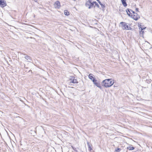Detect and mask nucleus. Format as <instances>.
Returning a JSON list of instances; mask_svg holds the SVG:
<instances>
[{
  "mask_svg": "<svg viewBox=\"0 0 152 152\" xmlns=\"http://www.w3.org/2000/svg\"><path fill=\"white\" fill-rule=\"evenodd\" d=\"M114 83V80H113L111 79H108L103 80L102 83L104 86L106 88H108L112 86Z\"/></svg>",
  "mask_w": 152,
  "mask_h": 152,
  "instance_id": "obj_1",
  "label": "nucleus"
},
{
  "mask_svg": "<svg viewBox=\"0 0 152 152\" xmlns=\"http://www.w3.org/2000/svg\"><path fill=\"white\" fill-rule=\"evenodd\" d=\"M120 24L121 25L122 28L124 30H132V28L129 26L125 22H121Z\"/></svg>",
  "mask_w": 152,
  "mask_h": 152,
  "instance_id": "obj_2",
  "label": "nucleus"
},
{
  "mask_svg": "<svg viewBox=\"0 0 152 152\" xmlns=\"http://www.w3.org/2000/svg\"><path fill=\"white\" fill-rule=\"evenodd\" d=\"M94 3V2L91 3L90 0H89L86 2L85 5L86 7H88V9H90L93 7Z\"/></svg>",
  "mask_w": 152,
  "mask_h": 152,
  "instance_id": "obj_3",
  "label": "nucleus"
},
{
  "mask_svg": "<svg viewBox=\"0 0 152 152\" xmlns=\"http://www.w3.org/2000/svg\"><path fill=\"white\" fill-rule=\"evenodd\" d=\"M133 13V15H131V17L135 20H137L138 19H139L140 18V16L138 15L137 13H135L134 11H132V10H130Z\"/></svg>",
  "mask_w": 152,
  "mask_h": 152,
  "instance_id": "obj_4",
  "label": "nucleus"
},
{
  "mask_svg": "<svg viewBox=\"0 0 152 152\" xmlns=\"http://www.w3.org/2000/svg\"><path fill=\"white\" fill-rule=\"evenodd\" d=\"M93 83L95 85L98 87L101 88V86L99 83L97 82V80L96 79L93 82Z\"/></svg>",
  "mask_w": 152,
  "mask_h": 152,
  "instance_id": "obj_5",
  "label": "nucleus"
},
{
  "mask_svg": "<svg viewBox=\"0 0 152 152\" xmlns=\"http://www.w3.org/2000/svg\"><path fill=\"white\" fill-rule=\"evenodd\" d=\"M55 8H59L60 7V3L59 1H56L54 4Z\"/></svg>",
  "mask_w": 152,
  "mask_h": 152,
  "instance_id": "obj_6",
  "label": "nucleus"
},
{
  "mask_svg": "<svg viewBox=\"0 0 152 152\" xmlns=\"http://www.w3.org/2000/svg\"><path fill=\"white\" fill-rule=\"evenodd\" d=\"M6 3L4 1H3V0H1L0 1V6L2 7H4L6 5Z\"/></svg>",
  "mask_w": 152,
  "mask_h": 152,
  "instance_id": "obj_7",
  "label": "nucleus"
},
{
  "mask_svg": "<svg viewBox=\"0 0 152 152\" xmlns=\"http://www.w3.org/2000/svg\"><path fill=\"white\" fill-rule=\"evenodd\" d=\"M145 29V28H141V29L139 30L140 34L141 36L143 37L144 31L143 30Z\"/></svg>",
  "mask_w": 152,
  "mask_h": 152,
  "instance_id": "obj_8",
  "label": "nucleus"
},
{
  "mask_svg": "<svg viewBox=\"0 0 152 152\" xmlns=\"http://www.w3.org/2000/svg\"><path fill=\"white\" fill-rule=\"evenodd\" d=\"M93 75L90 74H89L88 75V77L93 82V81H94L96 79L93 76Z\"/></svg>",
  "mask_w": 152,
  "mask_h": 152,
  "instance_id": "obj_9",
  "label": "nucleus"
},
{
  "mask_svg": "<svg viewBox=\"0 0 152 152\" xmlns=\"http://www.w3.org/2000/svg\"><path fill=\"white\" fill-rule=\"evenodd\" d=\"M130 10H131L127 9V10H126L127 13V14L130 16H131L132 15V12L130 11Z\"/></svg>",
  "mask_w": 152,
  "mask_h": 152,
  "instance_id": "obj_10",
  "label": "nucleus"
},
{
  "mask_svg": "<svg viewBox=\"0 0 152 152\" xmlns=\"http://www.w3.org/2000/svg\"><path fill=\"white\" fill-rule=\"evenodd\" d=\"M121 1L122 2V4L124 7H126L127 6V4H126V2L125 0H121Z\"/></svg>",
  "mask_w": 152,
  "mask_h": 152,
  "instance_id": "obj_11",
  "label": "nucleus"
},
{
  "mask_svg": "<svg viewBox=\"0 0 152 152\" xmlns=\"http://www.w3.org/2000/svg\"><path fill=\"white\" fill-rule=\"evenodd\" d=\"M70 80H71V81L70 82V83H77V80L76 79H73V80H72V79H70Z\"/></svg>",
  "mask_w": 152,
  "mask_h": 152,
  "instance_id": "obj_12",
  "label": "nucleus"
},
{
  "mask_svg": "<svg viewBox=\"0 0 152 152\" xmlns=\"http://www.w3.org/2000/svg\"><path fill=\"white\" fill-rule=\"evenodd\" d=\"M127 149L129 150H132L134 149V148L132 147L131 145H129L127 147Z\"/></svg>",
  "mask_w": 152,
  "mask_h": 152,
  "instance_id": "obj_13",
  "label": "nucleus"
},
{
  "mask_svg": "<svg viewBox=\"0 0 152 152\" xmlns=\"http://www.w3.org/2000/svg\"><path fill=\"white\" fill-rule=\"evenodd\" d=\"M25 58L28 60V61H30L31 60L30 57L28 56H25Z\"/></svg>",
  "mask_w": 152,
  "mask_h": 152,
  "instance_id": "obj_14",
  "label": "nucleus"
},
{
  "mask_svg": "<svg viewBox=\"0 0 152 152\" xmlns=\"http://www.w3.org/2000/svg\"><path fill=\"white\" fill-rule=\"evenodd\" d=\"M64 14L66 15H68L69 13L67 10H65L64 12Z\"/></svg>",
  "mask_w": 152,
  "mask_h": 152,
  "instance_id": "obj_15",
  "label": "nucleus"
},
{
  "mask_svg": "<svg viewBox=\"0 0 152 152\" xmlns=\"http://www.w3.org/2000/svg\"><path fill=\"white\" fill-rule=\"evenodd\" d=\"M87 144L88 147V149L89 151H91V147L89 143V142H87Z\"/></svg>",
  "mask_w": 152,
  "mask_h": 152,
  "instance_id": "obj_16",
  "label": "nucleus"
},
{
  "mask_svg": "<svg viewBox=\"0 0 152 152\" xmlns=\"http://www.w3.org/2000/svg\"><path fill=\"white\" fill-rule=\"evenodd\" d=\"M121 149L120 148H118L117 149H115L114 152H119L120 151Z\"/></svg>",
  "mask_w": 152,
  "mask_h": 152,
  "instance_id": "obj_17",
  "label": "nucleus"
},
{
  "mask_svg": "<svg viewBox=\"0 0 152 152\" xmlns=\"http://www.w3.org/2000/svg\"><path fill=\"white\" fill-rule=\"evenodd\" d=\"M98 2L99 4L100 5H101V6L102 7H104V5H103L102 4V3L100 2V1H98Z\"/></svg>",
  "mask_w": 152,
  "mask_h": 152,
  "instance_id": "obj_18",
  "label": "nucleus"
},
{
  "mask_svg": "<svg viewBox=\"0 0 152 152\" xmlns=\"http://www.w3.org/2000/svg\"><path fill=\"white\" fill-rule=\"evenodd\" d=\"M138 26H139V30H140L141 29V28H142V25H141V24H140V25Z\"/></svg>",
  "mask_w": 152,
  "mask_h": 152,
  "instance_id": "obj_19",
  "label": "nucleus"
},
{
  "mask_svg": "<svg viewBox=\"0 0 152 152\" xmlns=\"http://www.w3.org/2000/svg\"><path fill=\"white\" fill-rule=\"evenodd\" d=\"M95 3H96V2H95ZM96 6H97V7H99V5H98V4H97H97H96Z\"/></svg>",
  "mask_w": 152,
  "mask_h": 152,
  "instance_id": "obj_20",
  "label": "nucleus"
},
{
  "mask_svg": "<svg viewBox=\"0 0 152 152\" xmlns=\"http://www.w3.org/2000/svg\"><path fill=\"white\" fill-rule=\"evenodd\" d=\"M136 11L138 12H139L138 9L137 8H136Z\"/></svg>",
  "mask_w": 152,
  "mask_h": 152,
  "instance_id": "obj_21",
  "label": "nucleus"
},
{
  "mask_svg": "<svg viewBox=\"0 0 152 152\" xmlns=\"http://www.w3.org/2000/svg\"><path fill=\"white\" fill-rule=\"evenodd\" d=\"M33 0L36 2H37V0Z\"/></svg>",
  "mask_w": 152,
  "mask_h": 152,
  "instance_id": "obj_22",
  "label": "nucleus"
},
{
  "mask_svg": "<svg viewBox=\"0 0 152 152\" xmlns=\"http://www.w3.org/2000/svg\"><path fill=\"white\" fill-rule=\"evenodd\" d=\"M142 28H146V27H143V26H142Z\"/></svg>",
  "mask_w": 152,
  "mask_h": 152,
  "instance_id": "obj_23",
  "label": "nucleus"
},
{
  "mask_svg": "<svg viewBox=\"0 0 152 152\" xmlns=\"http://www.w3.org/2000/svg\"><path fill=\"white\" fill-rule=\"evenodd\" d=\"M97 0L98 1H99V0Z\"/></svg>",
  "mask_w": 152,
  "mask_h": 152,
  "instance_id": "obj_24",
  "label": "nucleus"
},
{
  "mask_svg": "<svg viewBox=\"0 0 152 152\" xmlns=\"http://www.w3.org/2000/svg\"><path fill=\"white\" fill-rule=\"evenodd\" d=\"M1 1V0H0V1Z\"/></svg>",
  "mask_w": 152,
  "mask_h": 152,
  "instance_id": "obj_25",
  "label": "nucleus"
}]
</instances>
